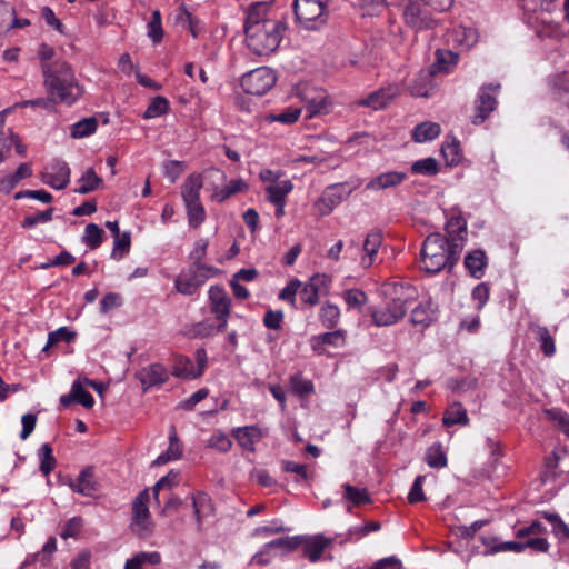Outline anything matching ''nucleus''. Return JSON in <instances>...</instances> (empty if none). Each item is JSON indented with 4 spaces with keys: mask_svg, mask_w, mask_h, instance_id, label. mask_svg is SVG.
<instances>
[{
    "mask_svg": "<svg viewBox=\"0 0 569 569\" xmlns=\"http://www.w3.org/2000/svg\"><path fill=\"white\" fill-rule=\"evenodd\" d=\"M266 2L252 3L247 13L244 32L249 50L258 56L272 53L280 44L287 24L282 20L269 19Z\"/></svg>",
    "mask_w": 569,
    "mask_h": 569,
    "instance_id": "1",
    "label": "nucleus"
},
{
    "mask_svg": "<svg viewBox=\"0 0 569 569\" xmlns=\"http://www.w3.org/2000/svg\"><path fill=\"white\" fill-rule=\"evenodd\" d=\"M43 78L48 94L59 103L72 106L82 96V88L67 61L57 60L43 66Z\"/></svg>",
    "mask_w": 569,
    "mask_h": 569,
    "instance_id": "2",
    "label": "nucleus"
},
{
    "mask_svg": "<svg viewBox=\"0 0 569 569\" xmlns=\"http://www.w3.org/2000/svg\"><path fill=\"white\" fill-rule=\"evenodd\" d=\"M461 252V243L456 241L448 243L441 233H432L426 238L420 251V268L430 274L440 272L447 266L458 261Z\"/></svg>",
    "mask_w": 569,
    "mask_h": 569,
    "instance_id": "3",
    "label": "nucleus"
},
{
    "mask_svg": "<svg viewBox=\"0 0 569 569\" xmlns=\"http://www.w3.org/2000/svg\"><path fill=\"white\" fill-rule=\"evenodd\" d=\"M385 293L389 300L383 307L371 311L372 321L378 327L391 326L403 318L416 298V290L405 284H392L385 290Z\"/></svg>",
    "mask_w": 569,
    "mask_h": 569,
    "instance_id": "4",
    "label": "nucleus"
},
{
    "mask_svg": "<svg viewBox=\"0 0 569 569\" xmlns=\"http://www.w3.org/2000/svg\"><path fill=\"white\" fill-rule=\"evenodd\" d=\"M219 270L208 264H190V267L178 276L174 281V287L178 292L191 296L199 287H201L207 279L217 274Z\"/></svg>",
    "mask_w": 569,
    "mask_h": 569,
    "instance_id": "5",
    "label": "nucleus"
},
{
    "mask_svg": "<svg viewBox=\"0 0 569 569\" xmlns=\"http://www.w3.org/2000/svg\"><path fill=\"white\" fill-rule=\"evenodd\" d=\"M297 20L307 29H315L326 21V0H295Z\"/></svg>",
    "mask_w": 569,
    "mask_h": 569,
    "instance_id": "6",
    "label": "nucleus"
},
{
    "mask_svg": "<svg viewBox=\"0 0 569 569\" xmlns=\"http://www.w3.org/2000/svg\"><path fill=\"white\" fill-rule=\"evenodd\" d=\"M277 81V77L272 69L260 67L244 73L241 78V87L246 93L252 96H263Z\"/></svg>",
    "mask_w": 569,
    "mask_h": 569,
    "instance_id": "7",
    "label": "nucleus"
},
{
    "mask_svg": "<svg viewBox=\"0 0 569 569\" xmlns=\"http://www.w3.org/2000/svg\"><path fill=\"white\" fill-rule=\"evenodd\" d=\"M402 19L407 27L415 31L429 30L437 27L438 21L431 12L420 3V0H410L403 7Z\"/></svg>",
    "mask_w": 569,
    "mask_h": 569,
    "instance_id": "8",
    "label": "nucleus"
},
{
    "mask_svg": "<svg viewBox=\"0 0 569 569\" xmlns=\"http://www.w3.org/2000/svg\"><path fill=\"white\" fill-rule=\"evenodd\" d=\"M149 492L148 490L141 491L132 503V530L141 538L149 537L153 531V523L151 521L150 512L148 509Z\"/></svg>",
    "mask_w": 569,
    "mask_h": 569,
    "instance_id": "9",
    "label": "nucleus"
},
{
    "mask_svg": "<svg viewBox=\"0 0 569 569\" xmlns=\"http://www.w3.org/2000/svg\"><path fill=\"white\" fill-rule=\"evenodd\" d=\"M500 88V84H486L479 90L476 99L475 114L472 117V123L478 126L481 124L489 114L497 108L496 94Z\"/></svg>",
    "mask_w": 569,
    "mask_h": 569,
    "instance_id": "10",
    "label": "nucleus"
},
{
    "mask_svg": "<svg viewBox=\"0 0 569 569\" xmlns=\"http://www.w3.org/2000/svg\"><path fill=\"white\" fill-rule=\"evenodd\" d=\"M40 178L51 188L62 190L70 182V168L64 161L54 159L44 167Z\"/></svg>",
    "mask_w": 569,
    "mask_h": 569,
    "instance_id": "11",
    "label": "nucleus"
},
{
    "mask_svg": "<svg viewBox=\"0 0 569 569\" xmlns=\"http://www.w3.org/2000/svg\"><path fill=\"white\" fill-rule=\"evenodd\" d=\"M136 376L142 385L143 390L161 386L169 379L168 370L163 365L158 362L142 367Z\"/></svg>",
    "mask_w": 569,
    "mask_h": 569,
    "instance_id": "12",
    "label": "nucleus"
},
{
    "mask_svg": "<svg viewBox=\"0 0 569 569\" xmlns=\"http://www.w3.org/2000/svg\"><path fill=\"white\" fill-rule=\"evenodd\" d=\"M329 279L326 274H315L299 289L301 303L308 307H315L320 300V290L326 287Z\"/></svg>",
    "mask_w": 569,
    "mask_h": 569,
    "instance_id": "13",
    "label": "nucleus"
},
{
    "mask_svg": "<svg viewBox=\"0 0 569 569\" xmlns=\"http://www.w3.org/2000/svg\"><path fill=\"white\" fill-rule=\"evenodd\" d=\"M445 230L448 234V238H446L448 243L452 244L458 241L461 243V248L463 247L467 236V221L460 211L451 209V214L446 222Z\"/></svg>",
    "mask_w": 569,
    "mask_h": 569,
    "instance_id": "14",
    "label": "nucleus"
},
{
    "mask_svg": "<svg viewBox=\"0 0 569 569\" xmlns=\"http://www.w3.org/2000/svg\"><path fill=\"white\" fill-rule=\"evenodd\" d=\"M351 192L352 188H350L348 183L329 186L319 200V203L326 207V211H323V213L331 212L333 208L345 201Z\"/></svg>",
    "mask_w": 569,
    "mask_h": 569,
    "instance_id": "15",
    "label": "nucleus"
},
{
    "mask_svg": "<svg viewBox=\"0 0 569 569\" xmlns=\"http://www.w3.org/2000/svg\"><path fill=\"white\" fill-rule=\"evenodd\" d=\"M399 94L400 86L391 83L369 94L361 104L370 107L373 110L383 109Z\"/></svg>",
    "mask_w": 569,
    "mask_h": 569,
    "instance_id": "16",
    "label": "nucleus"
},
{
    "mask_svg": "<svg viewBox=\"0 0 569 569\" xmlns=\"http://www.w3.org/2000/svg\"><path fill=\"white\" fill-rule=\"evenodd\" d=\"M73 402L80 403L88 409L94 405V399L90 392L84 390L81 378L73 381L69 393L60 397V405L64 408Z\"/></svg>",
    "mask_w": 569,
    "mask_h": 569,
    "instance_id": "17",
    "label": "nucleus"
},
{
    "mask_svg": "<svg viewBox=\"0 0 569 569\" xmlns=\"http://www.w3.org/2000/svg\"><path fill=\"white\" fill-rule=\"evenodd\" d=\"M332 543L331 538H327L323 535L309 536L303 539L302 553L303 557L308 558L310 562H317L320 560L323 551Z\"/></svg>",
    "mask_w": 569,
    "mask_h": 569,
    "instance_id": "18",
    "label": "nucleus"
},
{
    "mask_svg": "<svg viewBox=\"0 0 569 569\" xmlns=\"http://www.w3.org/2000/svg\"><path fill=\"white\" fill-rule=\"evenodd\" d=\"M210 311L216 316L229 317L231 299L220 286H211L208 290Z\"/></svg>",
    "mask_w": 569,
    "mask_h": 569,
    "instance_id": "19",
    "label": "nucleus"
},
{
    "mask_svg": "<svg viewBox=\"0 0 569 569\" xmlns=\"http://www.w3.org/2000/svg\"><path fill=\"white\" fill-rule=\"evenodd\" d=\"M232 436L242 449L254 452L256 443L261 440L262 432L257 426H244L234 428Z\"/></svg>",
    "mask_w": 569,
    "mask_h": 569,
    "instance_id": "20",
    "label": "nucleus"
},
{
    "mask_svg": "<svg viewBox=\"0 0 569 569\" xmlns=\"http://www.w3.org/2000/svg\"><path fill=\"white\" fill-rule=\"evenodd\" d=\"M407 174L400 171H388L380 173L373 178H371L367 184L366 189L371 191H380L389 188H395L401 184Z\"/></svg>",
    "mask_w": 569,
    "mask_h": 569,
    "instance_id": "21",
    "label": "nucleus"
},
{
    "mask_svg": "<svg viewBox=\"0 0 569 569\" xmlns=\"http://www.w3.org/2000/svg\"><path fill=\"white\" fill-rule=\"evenodd\" d=\"M69 486L73 492L86 497H92L98 490V483L94 479L93 469L88 467L82 470L76 480L70 481Z\"/></svg>",
    "mask_w": 569,
    "mask_h": 569,
    "instance_id": "22",
    "label": "nucleus"
},
{
    "mask_svg": "<svg viewBox=\"0 0 569 569\" xmlns=\"http://www.w3.org/2000/svg\"><path fill=\"white\" fill-rule=\"evenodd\" d=\"M463 264L471 277L480 279L485 274L488 266V257L482 249H476L468 252L465 257Z\"/></svg>",
    "mask_w": 569,
    "mask_h": 569,
    "instance_id": "23",
    "label": "nucleus"
},
{
    "mask_svg": "<svg viewBox=\"0 0 569 569\" xmlns=\"http://www.w3.org/2000/svg\"><path fill=\"white\" fill-rule=\"evenodd\" d=\"M203 187V179L200 173H191L181 186V196L184 204L200 202V191Z\"/></svg>",
    "mask_w": 569,
    "mask_h": 569,
    "instance_id": "24",
    "label": "nucleus"
},
{
    "mask_svg": "<svg viewBox=\"0 0 569 569\" xmlns=\"http://www.w3.org/2000/svg\"><path fill=\"white\" fill-rule=\"evenodd\" d=\"M302 540L299 537L278 538L264 545L261 552L254 556V560L259 565L267 563L263 555L270 552L272 549H280L283 551H292L299 547Z\"/></svg>",
    "mask_w": 569,
    "mask_h": 569,
    "instance_id": "25",
    "label": "nucleus"
},
{
    "mask_svg": "<svg viewBox=\"0 0 569 569\" xmlns=\"http://www.w3.org/2000/svg\"><path fill=\"white\" fill-rule=\"evenodd\" d=\"M330 101L325 91H317L315 96L306 99L305 111L307 118L327 114L330 111Z\"/></svg>",
    "mask_w": 569,
    "mask_h": 569,
    "instance_id": "26",
    "label": "nucleus"
},
{
    "mask_svg": "<svg viewBox=\"0 0 569 569\" xmlns=\"http://www.w3.org/2000/svg\"><path fill=\"white\" fill-rule=\"evenodd\" d=\"M382 243V236L378 231L369 232L363 241L362 250L365 256L361 258V264L369 268L373 263V258Z\"/></svg>",
    "mask_w": 569,
    "mask_h": 569,
    "instance_id": "27",
    "label": "nucleus"
},
{
    "mask_svg": "<svg viewBox=\"0 0 569 569\" xmlns=\"http://www.w3.org/2000/svg\"><path fill=\"white\" fill-rule=\"evenodd\" d=\"M345 342V336L342 330H335L330 332H325L318 336H313L310 339V345L313 351L318 353L323 352V346L330 345L333 347H339Z\"/></svg>",
    "mask_w": 569,
    "mask_h": 569,
    "instance_id": "28",
    "label": "nucleus"
},
{
    "mask_svg": "<svg viewBox=\"0 0 569 569\" xmlns=\"http://www.w3.org/2000/svg\"><path fill=\"white\" fill-rule=\"evenodd\" d=\"M531 329L535 333L536 340L540 345L542 353L548 358L553 357L556 353V341L549 329L545 326L538 325L532 326Z\"/></svg>",
    "mask_w": 569,
    "mask_h": 569,
    "instance_id": "29",
    "label": "nucleus"
},
{
    "mask_svg": "<svg viewBox=\"0 0 569 569\" xmlns=\"http://www.w3.org/2000/svg\"><path fill=\"white\" fill-rule=\"evenodd\" d=\"M182 456V447L178 439L177 432L172 429L169 436V446L164 452L159 455L153 461V466H162L170 461L178 460Z\"/></svg>",
    "mask_w": 569,
    "mask_h": 569,
    "instance_id": "30",
    "label": "nucleus"
},
{
    "mask_svg": "<svg viewBox=\"0 0 569 569\" xmlns=\"http://www.w3.org/2000/svg\"><path fill=\"white\" fill-rule=\"evenodd\" d=\"M293 190V183L290 179H283L274 184H267L264 188L267 200L269 202L286 201L287 196Z\"/></svg>",
    "mask_w": 569,
    "mask_h": 569,
    "instance_id": "31",
    "label": "nucleus"
},
{
    "mask_svg": "<svg viewBox=\"0 0 569 569\" xmlns=\"http://www.w3.org/2000/svg\"><path fill=\"white\" fill-rule=\"evenodd\" d=\"M172 375L177 378L192 380L201 376V370H196L193 361L190 358L180 356L176 359Z\"/></svg>",
    "mask_w": 569,
    "mask_h": 569,
    "instance_id": "32",
    "label": "nucleus"
},
{
    "mask_svg": "<svg viewBox=\"0 0 569 569\" xmlns=\"http://www.w3.org/2000/svg\"><path fill=\"white\" fill-rule=\"evenodd\" d=\"M425 461L430 468L441 469L447 467V455L440 442H435L427 449L425 453Z\"/></svg>",
    "mask_w": 569,
    "mask_h": 569,
    "instance_id": "33",
    "label": "nucleus"
},
{
    "mask_svg": "<svg viewBox=\"0 0 569 569\" xmlns=\"http://www.w3.org/2000/svg\"><path fill=\"white\" fill-rule=\"evenodd\" d=\"M442 423L446 427H450L453 425H468L469 418L467 410L460 403H453L445 411Z\"/></svg>",
    "mask_w": 569,
    "mask_h": 569,
    "instance_id": "34",
    "label": "nucleus"
},
{
    "mask_svg": "<svg viewBox=\"0 0 569 569\" xmlns=\"http://www.w3.org/2000/svg\"><path fill=\"white\" fill-rule=\"evenodd\" d=\"M440 126L436 122H422L418 124L412 133L416 142L423 143L436 139L440 134Z\"/></svg>",
    "mask_w": 569,
    "mask_h": 569,
    "instance_id": "35",
    "label": "nucleus"
},
{
    "mask_svg": "<svg viewBox=\"0 0 569 569\" xmlns=\"http://www.w3.org/2000/svg\"><path fill=\"white\" fill-rule=\"evenodd\" d=\"M436 320V308L430 303L419 305L411 312V321L415 325L428 327Z\"/></svg>",
    "mask_w": 569,
    "mask_h": 569,
    "instance_id": "36",
    "label": "nucleus"
},
{
    "mask_svg": "<svg viewBox=\"0 0 569 569\" xmlns=\"http://www.w3.org/2000/svg\"><path fill=\"white\" fill-rule=\"evenodd\" d=\"M102 183V179L99 178L92 168L87 169L81 178L78 180V188L76 192L86 194L94 191Z\"/></svg>",
    "mask_w": 569,
    "mask_h": 569,
    "instance_id": "37",
    "label": "nucleus"
},
{
    "mask_svg": "<svg viewBox=\"0 0 569 569\" xmlns=\"http://www.w3.org/2000/svg\"><path fill=\"white\" fill-rule=\"evenodd\" d=\"M319 319L325 328H335L340 320L339 307L337 305L327 302L320 308Z\"/></svg>",
    "mask_w": 569,
    "mask_h": 569,
    "instance_id": "38",
    "label": "nucleus"
},
{
    "mask_svg": "<svg viewBox=\"0 0 569 569\" xmlns=\"http://www.w3.org/2000/svg\"><path fill=\"white\" fill-rule=\"evenodd\" d=\"M206 446L208 448L216 449L219 452L226 453L230 451L232 441L226 432L220 429H216L207 440Z\"/></svg>",
    "mask_w": 569,
    "mask_h": 569,
    "instance_id": "39",
    "label": "nucleus"
},
{
    "mask_svg": "<svg viewBox=\"0 0 569 569\" xmlns=\"http://www.w3.org/2000/svg\"><path fill=\"white\" fill-rule=\"evenodd\" d=\"M147 36L153 44L160 43L163 39V28L159 10L152 12L151 19L147 23Z\"/></svg>",
    "mask_w": 569,
    "mask_h": 569,
    "instance_id": "40",
    "label": "nucleus"
},
{
    "mask_svg": "<svg viewBox=\"0 0 569 569\" xmlns=\"http://www.w3.org/2000/svg\"><path fill=\"white\" fill-rule=\"evenodd\" d=\"M458 62V54L450 50L438 49L436 51L435 68L438 71L448 72Z\"/></svg>",
    "mask_w": 569,
    "mask_h": 569,
    "instance_id": "41",
    "label": "nucleus"
},
{
    "mask_svg": "<svg viewBox=\"0 0 569 569\" xmlns=\"http://www.w3.org/2000/svg\"><path fill=\"white\" fill-rule=\"evenodd\" d=\"M281 469L284 472L295 473L296 475L295 481L297 483H309L310 482V475L305 465L297 463V462L290 461V460H282Z\"/></svg>",
    "mask_w": 569,
    "mask_h": 569,
    "instance_id": "42",
    "label": "nucleus"
},
{
    "mask_svg": "<svg viewBox=\"0 0 569 569\" xmlns=\"http://www.w3.org/2000/svg\"><path fill=\"white\" fill-rule=\"evenodd\" d=\"M98 122L94 118H84L76 122L71 128V136L73 138H83L96 132Z\"/></svg>",
    "mask_w": 569,
    "mask_h": 569,
    "instance_id": "43",
    "label": "nucleus"
},
{
    "mask_svg": "<svg viewBox=\"0 0 569 569\" xmlns=\"http://www.w3.org/2000/svg\"><path fill=\"white\" fill-rule=\"evenodd\" d=\"M342 488L345 490V498L355 506L370 502V497L366 489L357 488L349 483L342 485Z\"/></svg>",
    "mask_w": 569,
    "mask_h": 569,
    "instance_id": "44",
    "label": "nucleus"
},
{
    "mask_svg": "<svg viewBox=\"0 0 569 569\" xmlns=\"http://www.w3.org/2000/svg\"><path fill=\"white\" fill-rule=\"evenodd\" d=\"M290 389L299 397L309 396L315 391L312 381L302 378L301 375H295L290 378Z\"/></svg>",
    "mask_w": 569,
    "mask_h": 569,
    "instance_id": "45",
    "label": "nucleus"
},
{
    "mask_svg": "<svg viewBox=\"0 0 569 569\" xmlns=\"http://www.w3.org/2000/svg\"><path fill=\"white\" fill-rule=\"evenodd\" d=\"M489 547V553L495 555L498 552H506V551H512L516 553H520L525 551V545L523 542H517V541H506V542H499L497 538L491 539V543H487Z\"/></svg>",
    "mask_w": 569,
    "mask_h": 569,
    "instance_id": "46",
    "label": "nucleus"
},
{
    "mask_svg": "<svg viewBox=\"0 0 569 569\" xmlns=\"http://www.w3.org/2000/svg\"><path fill=\"white\" fill-rule=\"evenodd\" d=\"M103 230L96 223L87 224L82 241L90 248L97 249L102 243Z\"/></svg>",
    "mask_w": 569,
    "mask_h": 569,
    "instance_id": "47",
    "label": "nucleus"
},
{
    "mask_svg": "<svg viewBox=\"0 0 569 569\" xmlns=\"http://www.w3.org/2000/svg\"><path fill=\"white\" fill-rule=\"evenodd\" d=\"M411 171L422 176H435L438 172V162L435 158H425L413 162Z\"/></svg>",
    "mask_w": 569,
    "mask_h": 569,
    "instance_id": "48",
    "label": "nucleus"
},
{
    "mask_svg": "<svg viewBox=\"0 0 569 569\" xmlns=\"http://www.w3.org/2000/svg\"><path fill=\"white\" fill-rule=\"evenodd\" d=\"M39 456L41 459L40 470L44 476H48L56 467V458L49 443H43L41 446Z\"/></svg>",
    "mask_w": 569,
    "mask_h": 569,
    "instance_id": "49",
    "label": "nucleus"
},
{
    "mask_svg": "<svg viewBox=\"0 0 569 569\" xmlns=\"http://www.w3.org/2000/svg\"><path fill=\"white\" fill-rule=\"evenodd\" d=\"M188 214L189 224L198 228L206 219V210L201 202L184 204Z\"/></svg>",
    "mask_w": 569,
    "mask_h": 569,
    "instance_id": "50",
    "label": "nucleus"
},
{
    "mask_svg": "<svg viewBox=\"0 0 569 569\" xmlns=\"http://www.w3.org/2000/svg\"><path fill=\"white\" fill-rule=\"evenodd\" d=\"M357 7L362 16H378L386 7V0H357Z\"/></svg>",
    "mask_w": 569,
    "mask_h": 569,
    "instance_id": "51",
    "label": "nucleus"
},
{
    "mask_svg": "<svg viewBox=\"0 0 569 569\" xmlns=\"http://www.w3.org/2000/svg\"><path fill=\"white\" fill-rule=\"evenodd\" d=\"M169 110V102L163 97L154 98L144 111L146 119H152L167 113Z\"/></svg>",
    "mask_w": 569,
    "mask_h": 569,
    "instance_id": "52",
    "label": "nucleus"
},
{
    "mask_svg": "<svg viewBox=\"0 0 569 569\" xmlns=\"http://www.w3.org/2000/svg\"><path fill=\"white\" fill-rule=\"evenodd\" d=\"M301 113V110L298 108L289 107L286 108L283 111H281L278 114H270L267 117V120L269 122H281L284 124H292L295 123Z\"/></svg>",
    "mask_w": 569,
    "mask_h": 569,
    "instance_id": "53",
    "label": "nucleus"
},
{
    "mask_svg": "<svg viewBox=\"0 0 569 569\" xmlns=\"http://www.w3.org/2000/svg\"><path fill=\"white\" fill-rule=\"evenodd\" d=\"M74 337H76V333L73 331H70L67 327H61V328L57 329L56 331H52L48 335V341L42 350L47 351L51 346H53L60 341L70 342L74 339Z\"/></svg>",
    "mask_w": 569,
    "mask_h": 569,
    "instance_id": "54",
    "label": "nucleus"
},
{
    "mask_svg": "<svg viewBox=\"0 0 569 569\" xmlns=\"http://www.w3.org/2000/svg\"><path fill=\"white\" fill-rule=\"evenodd\" d=\"M180 481V473L179 471H176V470H170L168 472V475H166L164 477L160 478L156 485L153 486V495L156 497V499L158 498V495H159V491L161 489H170L174 486H177Z\"/></svg>",
    "mask_w": 569,
    "mask_h": 569,
    "instance_id": "55",
    "label": "nucleus"
},
{
    "mask_svg": "<svg viewBox=\"0 0 569 569\" xmlns=\"http://www.w3.org/2000/svg\"><path fill=\"white\" fill-rule=\"evenodd\" d=\"M349 308L360 309L367 301V296L359 289H348L342 295Z\"/></svg>",
    "mask_w": 569,
    "mask_h": 569,
    "instance_id": "56",
    "label": "nucleus"
},
{
    "mask_svg": "<svg viewBox=\"0 0 569 569\" xmlns=\"http://www.w3.org/2000/svg\"><path fill=\"white\" fill-rule=\"evenodd\" d=\"M301 282L298 279L291 280L280 292L279 299L288 302L292 307H296V296L299 292Z\"/></svg>",
    "mask_w": 569,
    "mask_h": 569,
    "instance_id": "57",
    "label": "nucleus"
},
{
    "mask_svg": "<svg viewBox=\"0 0 569 569\" xmlns=\"http://www.w3.org/2000/svg\"><path fill=\"white\" fill-rule=\"evenodd\" d=\"M53 209L49 208L44 211L37 212L34 214L27 216L22 221L23 228H32L38 223H46L52 219Z\"/></svg>",
    "mask_w": 569,
    "mask_h": 569,
    "instance_id": "58",
    "label": "nucleus"
},
{
    "mask_svg": "<svg viewBox=\"0 0 569 569\" xmlns=\"http://www.w3.org/2000/svg\"><path fill=\"white\" fill-rule=\"evenodd\" d=\"M441 152L449 164H455L459 161L460 157V143L456 139L446 142L441 148Z\"/></svg>",
    "mask_w": 569,
    "mask_h": 569,
    "instance_id": "59",
    "label": "nucleus"
},
{
    "mask_svg": "<svg viewBox=\"0 0 569 569\" xmlns=\"http://www.w3.org/2000/svg\"><path fill=\"white\" fill-rule=\"evenodd\" d=\"M426 480V477L425 476H417L412 486H411V489L408 493V501L410 503H417V502H420V501H425L426 500V496L423 493V490H422V486H423V482Z\"/></svg>",
    "mask_w": 569,
    "mask_h": 569,
    "instance_id": "60",
    "label": "nucleus"
},
{
    "mask_svg": "<svg viewBox=\"0 0 569 569\" xmlns=\"http://www.w3.org/2000/svg\"><path fill=\"white\" fill-rule=\"evenodd\" d=\"M130 249V234L124 232L121 237L116 236L112 257L120 259L123 254L128 253Z\"/></svg>",
    "mask_w": 569,
    "mask_h": 569,
    "instance_id": "61",
    "label": "nucleus"
},
{
    "mask_svg": "<svg viewBox=\"0 0 569 569\" xmlns=\"http://www.w3.org/2000/svg\"><path fill=\"white\" fill-rule=\"evenodd\" d=\"M192 507L196 520L201 522L204 509L209 507V497L204 492H197L192 496Z\"/></svg>",
    "mask_w": 569,
    "mask_h": 569,
    "instance_id": "62",
    "label": "nucleus"
},
{
    "mask_svg": "<svg viewBox=\"0 0 569 569\" xmlns=\"http://www.w3.org/2000/svg\"><path fill=\"white\" fill-rule=\"evenodd\" d=\"M83 526V520L80 517H73L68 520V522L64 525L62 531H61V538L68 539V538H76L80 529Z\"/></svg>",
    "mask_w": 569,
    "mask_h": 569,
    "instance_id": "63",
    "label": "nucleus"
},
{
    "mask_svg": "<svg viewBox=\"0 0 569 569\" xmlns=\"http://www.w3.org/2000/svg\"><path fill=\"white\" fill-rule=\"evenodd\" d=\"M208 240L199 239L194 242L193 249L191 250L189 258L192 261L191 264H203L201 261L207 254Z\"/></svg>",
    "mask_w": 569,
    "mask_h": 569,
    "instance_id": "64",
    "label": "nucleus"
}]
</instances>
